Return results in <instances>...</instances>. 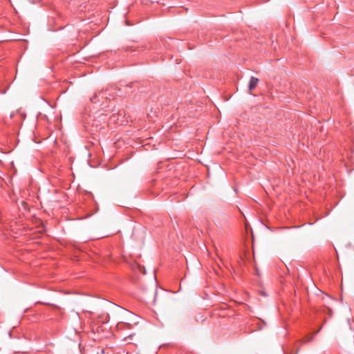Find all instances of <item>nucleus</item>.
<instances>
[{
	"mask_svg": "<svg viewBox=\"0 0 354 354\" xmlns=\"http://www.w3.org/2000/svg\"><path fill=\"white\" fill-rule=\"evenodd\" d=\"M101 94V93H100L99 94H97V93H95L93 95V96L91 98V101L92 102H97V98L98 97V96Z\"/></svg>",
	"mask_w": 354,
	"mask_h": 354,
	"instance_id": "f03ea898",
	"label": "nucleus"
},
{
	"mask_svg": "<svg viewBox=\"0 0 354 354\" xmlns=\"http://www.w3.org/2000/svg\"><path fill=\"white\" fill-rule=\"evenodd\" d=\"M259 82V80L258 78L254 77H251L250 83H249V86H248L249 90L251 91L252 89H254L258 84Z\"/></svg>",
	"mask_w": 354,
	"mask_h": 354,
	"instance_id": "f257e3e1",
	"label": "nucleus"
}]
</instances>
